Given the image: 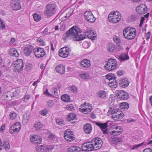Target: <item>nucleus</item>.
Returning <instances> with one entry per match:
<instances>
[{
	"instance_id": "obj_22",
	"label": "nucleus",
	"mask_w": 152,
	"mask_h": 152,
	"mask_svg": "<svg viewBox=\"0 0 152 152\" xmlns=\"http://www.w3.org/2000/svg\"><path fill=\"white\" fill-rule=\"evenodd\" d=\"M129 83L128 80L127 78H124L122 80H120L119 84L121 87L125 88L128 86Z\"/></svg>"
},
{
	"instance_id": "obj_10",
	"label": "nucleus",
	"mask_w": 152,
	"mask_h": 152,
	"mask_svg": "<svg viewBox=\"0 0 152 152\" xmlns=\"http://www.w3.org/2000/svg\"><path fill=\"white\" fill-rule=\"evenodd\" d=\"M116 94L117 97L120 99L121 100H125L128 98V93L123 91L117 90L116 92Z\"/></svg>"
},
{
	"instance_id": "obj_30",
	"label": "nucleus",
	"mask_w": 152,
	"mask_h": 152,
	"mask_svg": "<svg viewBox=\"0 0 152 152\" xmlns=\"http://www.w3.org/2000/svg\"><path fill=\"white\" fill-rule=\"evenodd\" d=\"M96 96L99 98L104 99L106 96V92L104 91H99L96 93Z\"/></svg>"
},
{
	"instance_id": "obj_55",
	"label": "nucleus",
	"mask_w": 152,
	"mask_h": 152,
	"mask_svg": "<svg viewBox=\"0 0 152 152\" xmlns=\"http://www.w3.org/2000/svg\"><path fill=\"white\" fill-rule=\"evenodd\" d=\"M114 41L117 44H118L120 42V39H118L116 37H113Z\"/></svg>"
},
{
	"instance_id": "obj_57",
	"label": "nucleus",
	"mask_w": 152,
	"mask_h": 152,
	"mask_svg": "<svg viewBox=\"0 0 152 152\" xmlns=\"http://www.w3.org/2000/svg\"><path fill=\"white\" fill-rule=\"evenodd\" d=\"M44 94L46 96L51 97L52 95L48 92V89H46L45 91L44 92Z\"/></svg>"
},
{
	"instance_id": "obj_27",
	"label": "nucleus",
	"mask_w": 152,
	"mask_h": 152,
	"mask_svg": "<svg viewBox=\"0 0 152 152\" xmlns=\"http://www.w3.org/2000/svg\"><path fill=\"white\" fill-rule=\"evenodd\" d=\"M120 107L122 110H126L129 107V105L126 102H122L120 103Z\"/></svg>"
},
{
	"instance_id": "obj_23",
	"label": "nucleus",
	"mask_w": 152,
	"mask_h": 152,
	"mask_svg": "<svg viewBox=\"0 0 152 152\" xmlns=\"http://www.w3.org/2000/svg\"><path fill=\"white\" fill-rule=\"evenodd\" d=\"M83 129L86 133L89 134L91 132L92 128L91 124L88 123H87L84 125Z\"/></svg>"
},
{
	"instance_id": "obj_48",
	"label": "nucleus",
	"mask_w": 152,
	"mask_h": 152,
	"mask_svg": "<svg viewBox=\"0 0 152 152\" xmlns=\"http://www.w3.org/2000/svg\"><path fill=\"white\" fill-rule=\"evenodd\" d=\"M80 77L83 79H88L89 76L88 74H81L80 75Z\"/></svg>"
},
{
	"instance_id": "obj_32",
	"label": "nucleus",
	"mask_w": 152,
	"mask_h": 152,
	"mask_svg": "<svg viewBox=\"0 0 152 152\" xmlns=\"http://www.w3.org/2000/svg\"><path fill=\"white\" fill-rule=\"evenodd\" d=\"M10 54L12 56L16 57H18L19 55L18 51L15 48H12L10 49Z\"/></svg>"
},
{
	"instance_id": "obj_13",
	"label": "nucleus",
	"mask_w": 152,
	"mask_h": 152,
	"mask_svg": "<svg viewBox=\"0 0 152 152\" xmlns=\"http://www.w3.org/2000/svg\"><path fill=\"white\" fill-rule=\"evenodd\" d=\"M136 10L138 13L140 14H145L147 12V8L145 5L141 4L138 6Z\"/></svg>"
},
{
	"instance_id": "obj_33",
	"label": "nucleus",
	"mask_w": 152,
	"mask_h": 152,
	"mask_svg": "<svg viewBox=\"0 0 152 152\" xmlns=\"http://www.w3.org/2000/svg\"><path fill=\"white\" fill-rule=\"evenodd\" d=\"M76 114L73 113H71L69 114L67 118L68 121H70L72 120L76 119Z\"/></svg>"
},
{
	"instance_id": "obj_40",
	"label": "nucleus",
	"mask_w": 152,
	"mask_h": 152,
	"mask_svg": "<svg viewBox=\"0 0 152 152\" xmlns=\"http://www.w3.org/2000/svg\"><path fill=\"white\" fill-rule=\"evenodd\" d=\"M120 59L122 61L127 60L129 58L128 55L126 54H123L119 56Z\"/></svg>"
},
{
	"instance_id": "obj_14",
	"label": "nucleus",
	"mask_w": 152,
	"mask_h": 152,
	"mask_svg": "<svg viewBox=\"0 0 152 152\" xmlns=\"http://www.w3.org/2000/svg\"><path fill=\"white\" fill-rule=\"evenodd\" d=\"M109 121L107 122L104 123H101L99 122H96V125L98 126L102 130L103 134H107V127L108 126V123Z\"/></svg>"
},
{
	"instance_id": "obj_3",
	"label": "nucleus",
	"mask_w": 152,
	"mask_h": 152,
	"mask_svg": "<svg viewBox=\"0 0 152 152\" xmlns=\"http://www.w3.org/2000/svg\"><path fill=\"white\" fill-rule=\"evenodd\" d=\"M117 65V62L116 60L110 58L107 62L104 67L107 70L110 71L115 69Z\"/></svg>"
},
{
	"instance_id": "obj_7",
	"label": "nucleus",
	"mask_w": 152,
	"mask_h": 152,
	"mask_svg": "<svg viewBox=\"0 0 152 152\" xmlns=\"http://www.w3.org/2000/svg\"><path fill=\"white\" fill-rule=\"evenodd\" d=\"M70 49L65 47L60 49L59 51V55L63 58H66L70 54Z\"/></svg>"
},
{
	"instance_id": "obj_37",
	"label": "nucleus",
	"mask_w": 152,
	"mask_h": 152,
	"mask_svg": "<svg viewBox=\"0 0 152 152\" xmlns=\"http://www.w3.org/2000/svg\"><path fill=\"white\" fill-rule=\"evenodd\" d=\"M61 99L65 102H68L70 100L69 96L66 94L62 95L61 96Z\"/></svg>"
},
{
	"instance_id": "obj_16",
	"label": "nucleus",
	"mask_w": 152,
	"mask_h": 152,
	"mask_svg": "<svg viewBox=\"0 0 152 152\" xmlns=\"http://www.w3.org/2000/svg\"><path fill=\"white\" fill-rule=\"evenodd\" d=\"M16 70L19 72L22 70L23 67V63L22 59H18L15 64Z\"/></svg>"
},
{
	"instance_id": "obj_15",
	"label": "nucleus",
	"mask_w": 152,
	"mask_h": 152,
	"mask_svg": "<svg viewBox=\"0 0 152 152\" xmlns=\"http://www.w3.org/2000/svg\"><path fill=\"white\" fill-rule=\"evenodd\" d=\"M64 136L65 140L71 142L75 139L73 134L71 133V131L68 130L65 132Z\"/></svg>"
},
{
	"instance_id": "obj_53",
	"label": "nucleus",
	"mask_w": 152,
	"mask_h": 152,
	"mask_svg": "<svg viewBox=\"0 0 152 152\" xmlns=\"http://www.w3.org/2000/svg\"><path fill=\"white\" fill-rule=\"evenodd\" d=\"M66 108L68 110H70L71 111H73L75 110L74 107L73 106V105L71 104L67 105Z\"/></svg>"
},
{
	"instance_id": "obj_4",
	"label": "nucleus",
	"mask_w": 152,
	"mask_h": 152,
	"mask_svg": "<svg viewBox=\"0 0 152 152\" xmlns=\"http://www.w3.org/2000/svg\"><path fill=\"white\" fill-rule=\"evenodd\" d=\"M121 15L118 12H114L112 14L111 13L108 16L109 21L113 23H118L121 20Z\"/></svg>"
},
{
	"instance_id": "obj_2",
	"label": "nucleus",
	"mask_w": 152,
	"mask_h": 152,
	"mask_svg": "<svg viewBox=\"0 0 152 152\" xmlns=\"http://www.w3.org/2000/svg\"><path fill=\"white\" fill-rule=\"evenodd\" d=\"M56 11V7L55 4H48L46 6L44 11L45 15L46 18H50L55 13Z\"/></svg>"
},
{
	"instance_id": "obj_9",
	"label": "nucleus",
	"mask_w": 152,
	"mask_h": 152,
	"mask_svg": "<svg viewBox=\"0 0 152 152\" xmlns=\"http://www.w3.org/2000/svg\"><path fill=\"white\" fill-rule=\"evenodd\" d=\"M95 150H96L100 148L102 146V141L99 137H96L93 139L91 141Z\"/></svg>"
},
{
	"instance_id": "obj_8",
	"label": "nucleus",
	"mask_w": 152,
	"mask_h": 152,
	"mask_svg": "<svg viewBox=\"0 0 152 152\" xmlns=\"http://www.w3.org/2000/svg\"><path fill=\"white\" fill-rule=\"evenodd\" d=\"M83 151H91L94 150H95L92 141L91 142H88L83 144L81 146Z\"/></svg>"
},
{
	"instance_id": "obj_38",
	"label": "nucleus",
	"mask_w": 152,
	"mask_h": 152,
	"mask_svg": "<svg viewBox=\"0 0 152 152\" xmlns=\"http://www.w3.org/2000/svg\"><path fill=\"white\" fill-rule=\"evenodd\" d=\"M29 118V115H24L23 117V123L24 125L27 124L28 122V120Z\"/></svg>"
},
{
	"instance_id": "obj_17",
	"label": "nucleus",
	"mask_w": 152,
	"mask_h": 152,
	"mask_svg": "<svg viewBox=\"0 0 152 152\" xmlns=\"http://www.w3.org/2000/svg\"><path fill=\"white\" fill-rule=\"evenodd\" d=\"M80 64L82 69H86L90 67L91 66L90 61L87 59H84L82 60L80 62Z\"/></svg>"
},
{
	"instance_id": "obj_31",
	"label": "nucleus",
	"mask_w": 152,
	"mask_h": 152,
	"mask_svg": "<svg viewBox=\"0 0 152 152\" xmlns=\"http://www.w3.org/2000/svg\"><path fill=\"white\" fill-rule=\"evenodd\" d=\"M117 110H118V109H115L114 107L112 106L110 107L107 114L108 116H109L111 114H112L113 115L115 114V112L116 111H117Z\"/></svg>"
},
{
	"instance_id": "obj_28",
	"label": "nucleus",
	"mask_w": 152,
	"mask_h": 152,
	"mask_svg": "<svg viewBox=\"0 0 152 152\" xmlns=\"http://www.w3.org/2000/svg\"><path fill=\"white\" fill-rule=\"evenodd\" d=\"M86 109H83L82 110H84V113L87 114L90 112L92 110V107L90 104L87 103L86 105Z\"/></svg>"
},
{
	"instance_id": "obj_24",
	"label": "nucleus",
	"mask_w": 152,
	"mask_h": 152,
	"mask_svg": "<svg viewBox=\"0 0 152 152\" xmlns=\"http://www.w3.org/2000/svg\"><path fill=\"white\" fill-rule=\"evenodd\" d=\"M123 129L120 126L115 127L114 130L111 132V133L114 135H119L121 134Z\"/></svg>"
},
{
	"instance_id": "obj_50",
	"label": "nucleus",
	"mask_w": 152,
	"mask_h": 152,
	"mask_svg": "<svg viewBox=\"0 0 152 152\" xmlns=\"http://www.w3.org/2000/svg\"><path fill=\"white\" fill-rule=\"evenodd\" d=\"M47 113L48 111L46 109H44L39 112V113L43 116L46 115L47 114Z\"/></svg>"
},
{
	"instance_id": "obj_63",
	"label": "nucleus",
	"mask_w": 152,
	"mask_h": 152,
	"mask_svg": "<svg viewBox=\"0 0 152 152\" xmlns=\"http://www.w3.org/2000/svg\"><path fill=\"white\" fill-rule=\"evenodd\" d=\"M145 18L144 17H142L141 18L140 23L139 24V26L140 27H141L142 26V23L145 20Z\"/></svg>"
},
{
	"instance_id": "obj_44",
	"label": "nucleus",
	"mask_w": 152,
	"mask_h": 152,
	"mask_svg": "<svg viewBox=\"0 0 152 152\" xmlns=\"http://www.w3.org/2000/svg\"><path fill=\"white\" fill-rule=\"evenodd\" d=\"M56 123L58 125H61V126L64 125V122L62 120L59 119H56Z\"/></svg>"
},
{
	"instance_id": "obj_54",
	"label": "nucleus",
	"mask_w": 152,
	"mask_h": 152,
	"mask_svg": "<svg viewBox=\"0 0 152 152\" xmlns=\"http://www.w3.org/2000/svg\"><path fill=\"white\" fill-rule=\"evenodd\" d=\"M42 141V139L41 137L35 141L36 143H33L34 144H40Z\"/></svg>"
},
{
	"instance_id": "obj_18",
	"label": "nucleus",
	"mask_w": 152,
	"mask_h": 152,
	"mask_svg": "<svg viewBox=\"0 0 152 152\" xmlns=\"http://www.w3.org/2000/svg\"><path fill=\"white\" fill-rule=\"evenodd\" d=\"M136 31L134 28H132L130 29L129 32L126 34L125 36V38L129 39H133L136 36Z\"/></svg>"
},
{
	"instance_id": "obj_58",
	"label": "nucleus",
	"mask_w": 152,
	"mask_h": 152,
	"mask_svg": "<svg viewBox=\"0 0 152 152\" xmlns=\"http://www.w3.org/2000/svg\"><path fill=\"white\" fill-rule=\"evenodd\" d=\"M37 42L40 43L42 42V45L43 46H45V44L44 43V42L43 41L42 39L39 37L37 39Z\"/></svg>"
},
{
	"instance_id": "obj_49",
	"label": "nucleus",
	"mask_w": 152,
	"mask_h": 152,
	"mask_svg": "<svg viewBox=\"0 0 152 152\" xmlns=\"http://www.w3.org/2000/svg\"><path fill=\"white\" fill-rule=\"evenodd\" d=\"M19 90L18 89H16L15 91L12 93V96L11 97H15L17 96L19 94Z\"/></svg>"
},
{
	"instance_id": "obj_34",
	"label": "nucleus",
	"mask_w": 152,
	"mask_h": 152,
	"mask_svg": "<svg viewBox=\"0 0 152 152\" xmlns=\"http://www.w3.org/2000/svg\"><path fill=\"white\" fill-rule=\"evenodd\" d=\"M123 116V114H121L119 115H112V118L114 120L118 121L122 119Z\"/></svg>"
},
{
	"instance_id": "obj_52",
	"label": "nucleus",
	"mask_w": 152,
	"mask_h": 152,
	"mask_svg": "<svg viewBox=\"0 0 152 152\" xmlns=\"http://www.w3.org/2000/svg\"><path fill=\"white\" fill-rule=\"evenodd\" d=\"M144 142H143L140 144L138 145H136L133 146V147L132 148V150L137 149V148H138L139 147L142 145L144 144Z\"/></svg>"
},
{
	"instance_id": "obj_51",
	"label": "nucleus",
	"mask_w": 152,
	"mask_h": 152,
	"mask_svg": "<svg viewBox=\"0 0 152 152\" xmlns=\"http://www.w3.org/2000/svg\"><path fill=\"white\" fill-rule=\"evenodd\" d=\"M10 119L12 120H13L16 117V114L15 113H12L10 114Z\"/></svg>"
},
{
	"instance_id": "obj_11",
	"label": "nucleus",
	"mask_w": 152,
	"mask_h": 152,
	"mask_svg": "<svg viewBox=\"0 0 152 152\" xmlns=\"http://www.w3.org/2000/svg\"><path fill=\"white\" fill-rule=\"evenodd\" d=\"M84 15L85 19L87 21L91 23L95 21L96 18L91 11H86L84 13Z\"/></svg>"
},
{
	"instance_id": "obj_21",
	"label": "nucleus",
	"mask_w": 152,
	"mask_h": 152,
	"mask_svg": "<svg viewBox=\"0 0 152 152\" xmlns=\"http://www.w3.org/2000/svg\"><path fill=\"white\" fill-rule=\"evenodd\" d=\"M33 48L31 46L25 47L23 49V53L26 56H29L33 50Z\"/></svg>"
},
{
	"instance_id": "obj_39",
	"label": "nucleus",
	"mask_w": 152,
	"mask_h": 152,
	"mask_svg": "<svg viewBox=\"0 0 152 152\" xmlns=\"http://www.w3.org/2000/svg\"><path fill=\"white\" fill-rule=\"evenodd\" d=\"M40 137L38 135H35L34 136H32L31 137L30 139V140L31 142L32 143H36L35 141L37 139H38Z\"/></svg>"
},
{
	"instance_id": "obj_64",
	"label": "nucleus",
	"mask_w": 152,
	"mask_h": 152,
	"mask_svg": "<svg viewBox=\"0 0 152 152\" xmlns=\"http://www.w3.org/2000/svg\"><path fill=\"white\" fill-rule=\"evenodd\" d=\"M143 152H152V149L150 148H147L144 149Z\"/></svg>"
},
{
	"instance_id": "obj_41",
	"label": "nucleus",
	"mask_w": 152,
	"mask_h": 152,
	"mask_svg": "<svg viewBox=\"0 0 152 152\" xmlns=\"http://www.w3.org/2000/svg\"><path fill=\"white\" fill-rule=\"evenodd\" d=\"M33 17L35 21H39L41 19V15H38L37 14H34L33 15Z\"/></svg>"
},
{
	"instance_id": "obj_6",
	"label": "nucleus",
	"mask_w": 152,
	"mask_h": 152,
	"mask_svg": "<svg viewBox=\"0 0 152 152\" xmlns=\"http://www.w3.org/2000/svg\"><path fill=\"white\" fill-rule=\"evenodd\" d=\"M20 129V124L19 122H16L10 127L9 129V132L11 134L17 133Z\"/></svg>"
},
{
	"instance_id": "obj_12",
	"label": "nucleus",
	"mask_w": 152,
	"mask_h": 152,
	"mask_svg": "<svg viewBox=\"0 0 152 152\" xmlns=\"http://www.w3.org/2000/svg\"><path fill=\"white\" fill-rule=\"evenodd\" d=\"M20 3V1L18 0H12L11 1L10 3L12 9L15 10H20L21 8Z\"/></svg>"
},
{
	"instance_id": "obj_56",
	"label": "nucleus",
	"mask_w": 152,
	"mask_h": 152,
	"mask_svg": "<svg viewBox=\"0 0 152 152\" xmlns=\"http://www.w3.org/2000/svg\"><path fill=\"white\" fill-rule=\"evenodd\" d=\"M138 16L137 15H134L131 16V19L134 20H136L138 19Z\"/></svg>"
},
{
	"instance_id": "obj_19",
	"label": "nucleus",
	"mask_w": 152,
	"mask_h": 152,
	"mask_svg": "<svg viewBox=\"0 0 152 152\" xmlns=\"http://www.w3.org/2000/svg\"><path fill=\"white\" fill-rule=\"evenodd\" d=\"M45 53V51L43 49L39 48L37 49V51L34 52V54L36 57L39 58L43 56Z\"/></svg>"
},
{
	"instance_id": "obj_36",
	"label": "nucleus",
	"mask_w": 152,
	"mask_h": 152,
	"mask_svg": "<svg viewBox=\"0 0 152 152\" xmlns=\"http://www.w3.org/2000/svg\"><path fill=\"white\" fill-rule=\"evenodd\" d=\"M107 50L111 53L113 52L115 50V48L114 45L112 43H109L108 45Z\"/></svg>"
},
{
	"instance_id": "obj_43",
	"label": "nucleus",
	"mask_w": 152,
	"mask_h": 152,
	"mask_svg": "<svg viewBox=\"0 0 152 152\" xmlns=\"http://www.w3.org/2000/svg\"><path fill=\"white\" fill-rule=\"evenodd\" d=\"M4 148L6 150H9L10 148V145L9 144L8 142L7 141H4L3 145Z\"/></svg>"
},
{
	"instance_id": "obj_45",
	"label": "nucleus",
	"mask_w": 152,
	"mask_h": 152,
	"mask_svg": "<svg viewBox=\"0 0 152 152\" xmlns=\"http://www.w3.org/2000/svg\"><path fill=\"white\" fill-rule=\"evenodd\" d=\"M105 77L106 79L109 80V82L110 81V80H112L113 79H114L116 77H114L113 76H112V75H107L105 76Z\"/></svg>"
},
{
	"instance_id": "obj_46",
	"label": "nucleus",
	"mask_w": 152,
	"mask_h": 152,
	"mask_svg": "<svg viewBox=\"0 0 152 152\" xmlns=\"http://www.w3.org/2000/svg\"><path fill=\"white\" fill-rule=\"evenodd\" d=\"M87 104L86 103H85L83 104H81L80 107L79 108V110L80 112L83 113H84V110H82L83 109H86V105Z\"/></svg>"
},
{
	"instance_id": "obj_42",
	"label": "nucleus",
	"mask_w": 152,
	"mask_h": 152,
	"mask_svg": "<svg viewBox=\"0 0 152 152\" xmlns=\"http://www.w3.org/2000/svg\"><path fill=\"white\" fill-rule=\"evenodd\" d=\"M69 92L70 93H76L77 91V88L75 86H72L69 87Z\"/></svg>"
},
{
	"instance_id": "obj_25",
	"label": "nucleus",
	"mask_w": 152,
	"mask_h": 152,
	"mask_svg": "<svg viewBox=\"0 0 152 152\" xmlns=\"http://www.w3.org/2000/svg\"><path fill=\"white\" fill-rule=\"evenodd\" d=\"M56 71L61 74H64L65 72V68L62 64L57 65L56 67Z\"/></svg>"
},
{
	"instance_id": "obj_61",
	"label": "nucleus",
	"mask_w": 152,
	"mask_h": 152,
	"mask_svg": "<svg viewBox=\"0 0 152 152\" xmlns=\"http://www.w3.org/2000/svg\"><path fill=\"white\" fill-rule=\"evenodd\" d=\"M151 34V32H148L145 35V39H149Z\"/></svg>"
},
{
	"instance_id": "obj_47",
	"label": "nucleus",
	"mask_w": 152,
	"mask_h": 152,
	"mask_svg": "<svg viewBox=\"0 0 152 152\" xmlns=\"http://www.w3.org/2000/svg\"><path fill=\"white\" fill-rule=\"evenodd\" d=\"M131 28L129 27L126 28L123 31V34L124 37L126 36V34L129 32V31Z\"/></svg>"
},
{
	"instance_id": "obj_35",
	"label": "nucleus",
	"mask_w": 152,
	"mask_h": 152,
	"mask_svg": "<svg viewBox=\"0 0 152 152\" xmlns=\"http://www.w3.org/2000/svg\"><path fill=\"white\" fill-rule=\"evenodd\" d=\"M42 124L41 122H37L34 124V127L36 130H38L42 128Z\"/></svg>"
},
{
	"instance_id": "obj_26",
	"label": "nucleus",
	"mask_w": 152,
	"mask_h": 152,
	"mask_svg": "<svg viewBox=\"0 0 152 152\" xmlns=\"http://www.w3.org/2000/svg\"><path fill=\"white\" fill-rule=\"evenodd\" d=\"M69 152H83V150L79 147L72 146L69 148Z\"/></svg>"
},
{
	"instance_id": "obj_5",
	"label": "nucleus",
	"mask_w": 152,
	"mask_h": 152,
	"mask_svg": "<svg viewBox=\"0 0 152 152\" xmlns=\"http://www.w3.org/2000/svg\"><path fill=\"white\" fill-rule=\"evenodd\" d=\"M54 147L52 145L44 146L43 145L38 146L36 148L37 152H51Z\"/></svg>"
},
{
	"instance_id": "obj_20",
	"label": "nucleus",
	"mask_w": 152,
	"mask_h": 152,
	"mask_svg": "<svg viewBox=\"0 0 152 152\" xmlns=\"http://www.w3.org/2000/svg\"><path fill=\"white\" fill-rule=\"evenodd\" d=\"M122 141L121 139L118 137L111 138L110 139V142L112 144H118L121 143Z\"/></svg>"
},
{
	"instance_id": "obj_59",
	"label": "nucleus",
	"mask_w": 152,
	"mask_h": 152,
	"mask_svg": "<svg viewBox=\"0 0 152 152\" xmlns=\"http://www.w3.org/2000/svg\"><path fill=\"white\" fill-rule=\"evenodd\" d=\"M5 27V26L4 24V23L3 22V21H1V23H0V30L1 29H3Z\"/></svg>"
},
{
	"instance_id": "obj_60",
	"label": "nucleus",
	"mask_w": 152,
	"mask_h": 152,
	"mask_svg": "<svg viewBox=\"0 0 152 152\" xmlns=\"http://www.w3.org/2000/svg\"><path fill=\"white\" fill-rule=\"evenodd\" d=\"M55 136L54 134H51L48 136V138L51 140H53L55 138Z\"/></svg>"
},
{
	"instance_id": "obj_1",
	"label": "nucleus",
	"mask_w": 152,
	"mask_h": 152,
	"mask_svg": "<svg viewBox=\"0 0 152 152\" xmlns=\"http://www.w3.org/2000/svg\"><path fill=\"white\" fill-rule=\"evenodd\" d=\"M81 32V31L79 28L75 26H74L64 34V38L72 39L75 41H80L85 39L86 36L93 40H95L96 37V34L94 33L91 28L87 29L84 32V35L80 34Z\"/></svg>"
},
{
	"instance_id": "obj_62",
	"label": "nucleus",
	"mask_w": 152,
	"mask_h": 152,
	"mask_svg": "<svg viewBox=\"0 0 152 152\" xmlns=\"http://www.w3.org/2000/svg\"><path fill=\"white\" fill-rule=\"evenodd\" d=\"M57 90V88H53L52 90V91L54 92V94L56 96H58Z\"/></svg>"
},
{
	"instance_id": "obj_29",
	"label": "nucleus",
	"mask_w": 152,
	"mask_h": 152,
	"mask_svg": "<svg viewBox=\"0 0 152 152\" xmlns=\"http://www.w3.org/2000/svg\"><path fill=\"white\" fill-rule=\"evenodd\" d=\"M109 82V86L111 88H115L117 87L118 83L115 79H113Z\"/></svg>"
}]
</instances>
